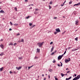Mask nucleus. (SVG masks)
Returning <instances> with one entry per match:
<instances>
[{"label": "nucleus", "instance_id": "f257e3e1", "mask_svg": "<svg viewBox=\"0 0 80 80\" xmlns=\"http://www.w3.org/2000/svg\"><path fill=\"white\" fill-rule=\"evenodd\" d=\"M43 42H39L37 44V45L39 47H42V45H43Z\"/></svg>", "mask_w": 80, "mask_h": 80}, {"label": "nucleus", "instance_id": "f03ea898", "mask_svg": "<svg viewBox=\"0 0 80 80\" xmlns=\"http://www.w3.org/2000/svg\"><path fill=\"white\" fill-rule=\"evenodd\" d=\"M55 30L56 31V32H54V34H57V33H58L59 32H60V29H59V28H56L55 29Z\"/></svg>", "mask_w": 80, "mask_h": 80}, {"label": "nucleus", "instance_id": "7ed1b4c3", "mask_svg": "<svg viewBox=\"0 0 80 80\" xmlns=\"http://www.w3.org/2000/svg\"><path fill=\"white\" fill-rule=\"evenodd\" d=\"M70 61V58H68V59H66L65 61V62L66 63H68V62H69Z\"/></svg>", "mask_w": 80, "mask_h": 80}, {"label": "nucleus", "instance_id": "20e7f679", "mask_svg": "<svg viewBox=\"0 0 80 80\" xmlns=\"http://www.w3.org/2000/svg\"><path fill=\"white\" fill-rule=\"evenodd\" d=\"M16 69H17L18 70H20V69H21L22 68V66L19 67L18 68L17 67H16Z\"/></svg>", "mask_w": 80, "mask_h": 80}, {"label": "nucleus", "instance_id": "39448f33", "mask_svg": "<svg viewBox=\"0 0 80 80\" xmlns=\"http://www.w3.org/2000/svg\"><path fill=\"white\" fill-rule=\"evenodd\" d=\"M80 78V75H78V76H77L76 77V78L77 80H78V79H79Z\"/></svg>", "mask_w": 80, "mask_h": 80}, {"label": "nucleus", "instance_id": "423d86ee", "mask_svg": "<svg viewBox=\"0 0 80 80\" xmlns=\"http://www.w3.org/2000/svg\"><path fill=\"white\" fill-rule=\"evenodd\" d=\"M80 5V2L74 4L73 6L74 7H75V6H78V5Z\"/></svg>", "mask_w": 80, "mask_h": 80}, {"label": "nucleus", "instance_id": "0eeeda50", "mask_svg": "<svg viewBox=\"0 0 80 80\" xmlns=\"http://www.w3.org/2000/svg\"><path fill=\"white\" fill-rule=\"evenodd\" d=\"M72 77H70V78H66V80H70V79H71V78H72Z\"/></svg>", "mask_w": 80, "mask_h": 80}, {"label": "nucleus", "instance_id": "6e6552de", "mask_svg": "<svg viewBox=\"0 0 80 80\" xmlns=\"http://www.w3.org/2000/svg\"><path fill=\"white\" fill-rule=\"evenodd\" d=\"M78 20H77L75 21V24H76V25H78Z\"/></svg>", "mask_w": 80, "mask_h": 80}, {"label": "nucleus", "instance_id": "1a4fd4ad", "mask_svg": "<svg viewBox=\"0 0 80 80\" xmlns=\"http://www.w3.org/2000/svg\"><path fill=\"white\" fill-rule=\"evenodd\" d=\"M0 46L1 47V48H2V49H3V44H1Z\"/></svg>", "mask_w": 80, "mask_h": 80}, {"label": "nucleus", "instance_id": "9d476101", "mask_svg": "<svg viewBox=\"0 0 80 80\" xmlns=\"http://www.w3.org/2000/svg\"><path fill=\"white\" fill-rule=\"evenodd\" d=\"M78 50V49H76L75 48H74L72 50V52H74V51H75V50Z\"/></svg>", "mask_w": 80, "mask_h": 80}, {"label": "nucleus", "instance_id": "9b49d317", "mask_svg": "<svg viewBox=\"0 0 80 80\" xmlns=\"http://www.w3.org/2000/svg\"><path fill=\"white\" fill-rule=\"evenodd\" d=\"M0 13H5V12H4L3 10H1L0 11Z\"/></svg>", "mask_w": 80, "mask_h": 80}, {"label": "nucleus", "instance_id": "f8f14e48", "mask_svg": "<svg viewBox=\"0 0 80 80\" xmlns=\"http://www.w3.org/2000/svg\"><path fill=\"white\" fill-rule=\"evenodd\" d=\"M37 52H40V49L37 48Z\"/></svg>", "mask_w": 80, "mask_h": 80}, {"label": "nucleus", "instance_id": "ddd939ff", "mask_svg": "<svg viewBox=\"0 0 80 80\" xmlns=\"http://www.w3.org/2000/svg\"><path fill=\"white\" fill-rule=\"evenodd\" d=\"M53 48H54L53 47H52V48H51V52H53Z\"/></svg>", "mask_w": 80, "mask_h": 80}, {"label": "nucleus", "instance_id": "4468645a", "mask_svg": "<svg viewBox=\"0 0 80 80\" xmlns=\"http://www.w3.org/2000/svg\"><path fill=\"white\" fill-rule=\"evenodd\" d=\"M61 75L62 76V77H64L65 76V74H63L62 73H61Z\"/></svg>", "mask_w": 80, "mask_h": 80}, {"label": "nucleus", "instance_id": "2eb2a0df", "mask_svg": "<svg viewBox=\"0 0 80 80\" xmlns=\"http://www.w3.org/2000/svg\"><path fill=\"white\" fill-rule=\"evenodd\" d=\"M56 51L54 52H52L51 54V55H53V54H54V53H55V52H56Z\"/></svg>", "mask_w": 80, "mask_h": 80}, {"label": "nucleus", "instance_id": "dca6fc26", "mask_svg": "<svg viewBox=\"0 0 80 80\" xmlns=\"http://www.w3.org/2000/svg\"><path fill=\"white\" fill-rule=\"evenodd\" d=\"M3 68L2 67L1 68H0V70L1 71H2L3 70Z\"/></svg>", "mask_w": 80, "mask_h": 80}, {"label": "nucleus", "instance_id": "f3484780", "mask_svg": "<svg viewBox=\"0 0 80 80\" xmlns=\"http://www.w3.org/2000/svg\"><path fill=\"white\" fill-rule=\"evenodd\" d=\"M58 60H60V55H59V57H58Z\"/></svg>", "mask_w": 80, "mask_h": 80}, {"label": "nucleus", "instance_id": "a211bd4d", "mask_svg": "<svg viewBox=\"0 0 80 80\" xmlns=\"http://www.w3.org/2000/svg\"><path fill=\"white\" fill-rule=\"evenodd\" d=\"M63 55H64V54H63L60 56V59H61L62 58V57H63Z\"/></svg>", "mask_w": 80, "mask_h": 80}, {"label": "nucleus", "instance_id": "6ab92c4d", "mask_svg": "<svg viewBox=\"0 0 80 80\" xmlns=\"http://www.w3.org/2000/svg\"><path fill=\"white\" fill-rule=\"evenodd\" d=\"M3 55V52H2L1 54H0V56H2Z\"/></svg>", "mask_w": 80, "mask_h": 80}, {"label": "nucleus", "instance_id": "aec40b11", "mask_svg": "<svg viewBox=\"0 0 80 80\" xmlns=\"http://www.w3.org/2000/svg\"><path fill=\"white\" fill-rule=\"evenodd\" d=\"M14 9L15 10V11H17V8L16 7H15L14 8Z\"/></svg>", "mask_w": 80, "mask_h": 80}, {"label": "nucleus", "instance_id": "412c9836", "mask_svg": "<svg viewBox=\"0 0 80 80\" xmlns=\"http://www.w3.org/2000/svg\"><path fill=\"white\" fill-rule=\"evenodd\" d=\"M35 27V25H32V26L31 27V28H33V27Z\"/></svg>", "mask_w": 80, "mask_h": 80}, {"label": "nucleus", "instance_id": "4be33fe9", "mask_svg": "<svg viewBox=\"0 0 80 80\" xmlns=\"http://www.w3.org/2000/svg\"><path fill=\"white\" fill-rule=\"evenodd\" d=\"M9 45H13V43L12 42H11L9 44Z\"/></svg>", "mask_w": 80, "mask_h": 80}, {"label": "nucleus", "instance_id": "5701e85b", "mask_svg": "<svg viewBox=\"0 0 80 80\" xmlns=\"http://www.w3.org/2000/svg\"><path fill=\"white\" fill-rule=\"evenodd\" d=\"M64 4H65V2L63 3L61 5L62 7H63V5H64Z\"/></svg>", "mask_w": 80, "mask_h": 80}, {"label": "nucleus", "instance_id": "b1692460", "mask_svg": "<svg viewBox=\"0 0 80 80\" xmlns=\"http://www.w3.org/2000/svg\"><path fill=\"white\" fill-rule=\"evenodd\" d=\"M21 42H24V41L23 40V39H22L21 41Z\"/></svg>", "mask_w": 80, "mask_h": 80}, {"label": "nucleus", "instance_id": "393cba45", "mask_svg": "<svg viewBox=\"0 0 80 80\" xmlns=\"http://www.w3.org/2000/svg\"><path fill=\"white\" fill-rule=\"evenodd\" d=\"M49 9H51V8H52V7H51V6H50V5H49Z\"/></svg>", "mask_w": 80, "mask_h": 80}, {"label": "nucleus", "instance_id": "a878e982", "mask_svg": "<svg viewBox=\"0 0 80 80\" xmlns=\"http://www.w3.org/2000/svg\"><path fill=\"white\" fill-rule=\"evenodd\" d=\"M49 71L51 72L52 71V69H50Z\"/></svg>", "mask_w": 80, "mask_h": 80}, {"label": "nucleus", "instance_id": "bb28decb", "mask_svg": "<svg viewBox=\"0 0 80 80\" xmlns=\"http://www.w3.org/2000/svg\"><path fill=\"white\" fill-rule=\"evenodd\" d=\"M38 58V57H37L36 56L35 57L34 59H37Z\"/></svg>", "mask_w": 80, "mask_h": 80}, {"label": "nucleus", "instance_id": "cd10ccee", "mask_svg": "<svg viewBox=\"0 0 80 80\" xmlns=\"http://www.w3.org/2000/svg\"><path fill=\"white\" fill-rule=\"evenodd\" d=\"M77 80V79H76V78L75 77V78H73L72 80Z\"/></svg>", "mask_w": 80, "mask_h": 80}, {"label": "nucleus", "instance_id": "c85d7f7f", "mask_svg": "<svg viewBox=\"0 0 80 80\" xmlns=\"http://www.w3.org/2000/svg\"><path fill=\"white\" fill-rule=\"evenodd\" d=\"M32 23H29V26H32Z\"/></svg>", "mask_w": 80, "mask_h": 80}, {"label": "nucleus", "instance_id": "c756f323", "mask_svg": "<svg viewBox=\"0 0 80 80\" xmlns=\"http://www.w3.org/2000/svg\"><path fill=\"white\" fill-rule=\"evenodd\" d=\"M55 62H56V61L55 60V59H54L53 61H52V62L53 63H55Z\"/></svg>", "mask_w": 80, "mask_h": 80}, {"label": "nucleus", "instance_id": "7c9ffc66", "mask_svg": "<svg viewBox=\"0 0 80 80\" xmlns=\"http://www.w3.org/2000/svg\"><path fill=\"white\" fill-rule=\"evenodd\" d=\"M49 4L50 5H52V2H50L49 3Z\"/></svg>", "mask_w": 80, "mask_h": 80}, {"label": "nucleus", "instance_id": "2f4dec72", "mask_svg": "<svg viewBox=\"0 0 80 80\" xmlns=\"http://www.w3.org/2000/svg\"><path fill=\"white\" fill-rule=\"evenodd\" d=\"M72 1H70L69 2V4H72Z\"/></svg>", "mask_w": 80, "mask_h": 80}, {"label": "nucleus", "instance_id": "473e14b6", "mask_svg": "<svg viewBox=\"0 0 80 80\" xmlns=\"http://www.w3.org/2000/svg\"><path fill=\"white\" fill-rule=\"evenodd\" d=\"M60 63H61L60 66H61V67H62V65H63V64H62V63L60 62Z\"/></svg>", "mask_w": 80, "mask_h": 80}, {"label": "nucleus", "instance_id": "72a5a7b5", "mask_svg": "<svg viewBox=\"0 0 80 80\" xmlns=\"http://www.w3.org/2000/svg\"><path fill=\"white\" fill-rule=\"evenodd\" d=\"M29 17H30V16H28L27 17H26V18H27V19H28V18Z\"/></svg>", "mask_w": 80, "mask_h": 80}, {"label": "nucleus", "instance_id": "f704fd0d", "mask_svg": "<svg viewBox=\"0 0 80 80\" xmlns=\"http://www.w3.org/2000/svg\"><path fill=\"white\" fill-rule=\"evenodd\" d=\"M38 9H36L35 11L37 12V11H38Z\"/></svg>", "mask_w": 80, "mask_h": 80}, {"label": "nucleus", "instance_id": "c9c22d12", "mask_svg": "<svg viewBox=\"0 0 80 80\" xmlns=\"http://www.w3.org/2000/svg\"><path fill=\"white\" fill-rule=\"evenodd\" d=\"M66 52H67V51H65L63 54L65 55V54L66 53Z\"/></svg>", "mask_w": 80, "mask_h": 80}, {"label": "nucleus", "instance_id": "e433bc0d", "mask_svg": "<svg viewBox=\"0 0 80 80\" xmlns=\"http://www.w3.org/2000/svg\"><path fill=\"white\" fill-rule=\"evenodd\" d=\"M17 45V43H14V44L13 45H14V46H15V45Z\"/></svg>", "mask_w": 80, "mask_h": 80}, {"label": "nucleus", "instance_id": "4c0bfd02", "mask_svg": "<svg viewBox=\"0 0 80 80\" xmlns=\"http://www.w3.org/2000/svg\"><path fill=\"white\" fill-rule=\"evenodd\" d=\"M20 35V33H18V34H17V36H18V35Z\"/></svg>", "mask_w": 80, "mask_h": 80}, {"label": "nucleus", "instance_id": "58836bf2", "mask_svg": "<svg viewBox=\"0 0 80 80\" xmlns=\"http://www.w3.org/2000/svg\"><path fill=\"white\" fill-rule=\"evenodd\" d=\"M75 40H78V38H75Z\"/></svg>", "mask_w": 80, "mask_h": 80}, {"label": "nucleus", "instance_id": "ea45409f", "mask_svg": "<svg viewBox=\"0 0 80 80\" xmlns=\"http://www.w3.org/2000/svg\"><path fill=\"white\" fill-rule=\"evenodd\" d=\"M14 25H18V24H17V23H16V24H14Z\"/></svg>", "mask_w": 80, "mask_h": 80}, {"label": "nucleus", "instance_id": "a19ab883", "mask_svg": "<svg viewBox=\"0 0 80 80\" xmlns=\"http://www.w3.org/2000/svg\"><path fill=\"white\" fill-rule=\"evenodd\" d=\"M53 43V42H52L50 43V45H52Z\"/></svg>", "mask_w": 80, "mask_h": 80}, {"label": "nucleus", "instance_id": "79ce46f5", "mask_svg": "<svg viewBox=\"0 0 80 80\" xmlns=\"http://www.w3.org/2000/svg\"><path fill=\"white\" fill-rule=\"evenodd\" d=\"M11 25H13V24H12V22H10Z\"/></svg>", "mask_w": 80, "mask_h": 80}, {"label": "nucleus", "instance_id": "37998d69", "mask_svg": "<svg viewBox=\"0 0 80 80\" xmlns=\"http://www.w3.org/2000/svg\"><path fill=\"white\" fill-rule=\"evenodd\" d=\"M34 14H37V13H38L37 12H34Z\"/></svg>", "mask_w": 80, "mask_h": 80}, {"label": "nucleus", "instance_id": "c03bdc74", "mask_svg": "<svg viewBox=\"0 0 80 80\" xmlns=\"http://www.w3.org/2000/svg\"><path fill=\"white\" fill-rule=\"evenodd\" d=\"M55 80H58V79L57 78H55Z\"/></svg>", "mask_w": 80, "mask_h": 80}, {"label": "nucleus", "instance_id": "a18cd8bd", "mask_svg": "<svg viewBox=\"0 0 80 80\" xmlns=\"http://www.w3.org/2000/svg\"><path fill=\"white\" fill-rule=\"evenodd\" d=\"M70 48H72V47H69L68 49H70Z\"/></svg>", "mask_w": 80, "mask_h": 80}, {"label": "nucleus", "instance_id": "49530a36", "mask_svg": "<svg viewBox=\"0 0 80 80\" xmlns=\"http://www.w3.org/2000/svg\"><path fill=\"white\" fill-rule=\"evenodd\" d=\"M31 68V67H28V69H30Z\"/></svg>", "mask_w": 80, "mask_h": 80}, {"label": "nucleus", "instance_id": "de8ad7c7", "mask_svg": "<svg viewBox=\"0 0 80 80\" xmlns=\"http://www.w3.org/2000/svg\"><path fill=\"white\" fill-rule=\"evenodd\" d=\"M9 73L11 74V73H12V72L11 71H10Z\"/></svg>", "mask_w": 80, "mask_h": 80}, {"label": "nucleus", "instance_id": "09e8293b", "mask_svg": "<svg viewBox=\"0 0 80 80\" xmlns=\"http://www.w3.org/2000/svg\"><path fill=\"white\" fill-rule=\"evenodd\" d=\"M69 72H70V71H67V73H69Z\"/></svg>", "mask_w": 80, "mask_h": 80}, {"label": "nucleus", "instance_id": "8fccbe9b", "mask_svg": "<svg viewBox=\"0 0 80 80\" xmlns=\"http://www.w3.org/2000/svg\"><path fill=\"white\" fill-rule=\"evenodd\" d=\"M18 58L19 59H22V57H19Z\"/></svg>", "mask_w": 80, "mask_h": 80}, {"label": "nucleus", "instance_id": "3c124183", "mask_svg": "<svg viewBox=\"0 0 80 80\" xmlns=\"http://www.w3.org/2000/svg\"><path fill=\"white\" fill-rule=\"evenodd\" d=\"M58 67H60V65L59 64H58Z\"/></svg>", "mask_w": 80, "mask_h": 80}, {"label": "nucleus", "instance_id": "603ef678", "mask_svg": "<svg viewBox=\"0 0 80 80\" xmlns=\"http://www.w3.org/2000/svg\"><path fill=\"white\" fill-rule=\"evenodd\" d=\"M9 31H11V30H12V29L10 28V29H9Z\"/></svg>", "mask_w": 80, "mask_h": 80}, {"label": "nucleus", "instance_id": "864d4df0", "mask_svg": "<svg viewBox=\"0 0 80 80\" xmlns=\"http://www.w3.org/2000/svg\"><path fill=\"white\" fill-rule=\"evenodd\" d=\"M65 32H66V31H65L64 32L62 33V34H64V33H65Z\"/></svg>", "mask_w": 80, "mask_h": 80}, {"label": "nucleus", "instance_id": "5fc2aeb1", "mask_svg": "<svg viewBox=\"0 0 80 80\" xmlns=\"http://www.w3.org/2000/svg\"><path fill=\"white\" fill-rule=\"evenodd\" d=\"M57 18L56 17H54L53 19H56V18Z\"/></svg>", "mask_w": 80, "mask_h": 80}, {"label": "nucleus", "instance_id": "6e6d98bb", "mask_svg": "<svg viewBox=\"0 0 80 80\" xmlns=\"http://www.w3.org/2000/svg\"><path fill=\"white\" fill-rule=\"evenodd\" d=\"M25 2H28V0H25Z\"/></svg>", "mask_w": 80, "mask_h": 80}, {"label": "nucleus", "instance_id": "4d7b16f0", "mask_svg": "<svg viewBox=\"0 0 80 80\" xmlns=\"http://www.w3.org/2000/svg\"><path fill=\"white\" fill-rule=\"evenodd\" d=\"M69 70V69L68 68H67L66 69V70Z\"/></svg>", "mask_w": 80, "mask_h": 80}, {"label": "nucleus", "instance_id": "13d9d810", "mask_svg": "<svg viewBox=\"0 0 80 80\" xmlns=\"http://www.w3.org/2000/svg\"><path fill=\"white\" fill-rule=\"evenodd\" d=\"M13 73H16V72H15V71H14L13 72Z\"/></svg>", "mask_w": 80, "mask_h": 80}, {"label": "nucleus", "instance_id": "bf43d9fd", "mask_svg": "<svg viewBox=\"0 0 80 80\" xmlns=\"http://www.w3.org/2000/svg\"><path fill=\"white\" fill-rule=\"evenodd\" d=\"M49 78H50V75H48Z\"/></svg>", "mask_w": 80, "mask_h": 80}, {"label": "nucleus", "instance_id": "052dcab7", "mask_svg": "<svg viewBox=\"0 0 80 80\" xmlns=\"http://www.w3.org/2000/svg\"><path fill=\"white\" fill-rule=\"evenodd\" d=\"M46 80V78H44V80Z\"/></svg>", "mask_w": 80, "mask_h": 80}, {"label": "nucleus", "instance_id": "680f3d73", "mask_svg": "<svg viewBox=\"0 0 80 80\" xmlns=\"http://www.w3.org/2000/svg\"><path fill=\"white\" fill-rule=\"evenodd\" d=\"M74 76L75 77H76V76H77V74H74Z\"/></svg>", "mask_w": 80, "mask_h": 80}, {"label": "nucleus", "instance_id": "e2e57ef3", "mask_svg": "<svg viewBox=\"0 0 80 80\" xmlns=\"http://www.w3.org/2000/svg\"><path fill=\"white\" fill-rule=\"evenodd\" d=\"M0 41H3L2 39L1 40H0Z\"/></svg>", "mask_w": 80, "mask_h": 80}, {"label": "nucleus", "instance_id": "0e129e2a", "mask_svg": "<svg viewBox=\"0 0 80 80\" xmlns=\"http://www.w3.org/2000/svg\"><path fill=\"white\" fill-rule=\"evenodd\" d=\"M42 77H44V75L42 74Z\"/></svg>", "mask_w": 80, "mask_h": 80}, {"label": "nucleus", "instance_id": "69168bd1", "mask_svg": "<svg viewBox=\"0 0 80 80\" xmlns=\"http://www.w3.org/2000/svg\"><path fill=\"white\" fill-rule=\"evenodd\" d=\"M32 9V8L31 7V8H29V9Z\"/></svg>", "mask_w": 80, "mask_h": 80}, {"label": "nucleus", "instance_id": "338daca9", "mask_svg": "<svg viewBox=\"0 0 80 80\" xmlns=\"http://www.w3.org/2000/svg\"><path fill=\"white\" fill-rule=\"evenodd\" d=\"M32 67H33V65H32L31 66V67L32 68Z\"/></svg>", "mask_w": 80, "mask_h": 80}, {"label": "nucleus", "instance_id": "774afa93", "mask_svg": "<svg viewBox=\"0 0 80 80\" xmlns=\"http://www.w3.org/2000/svg\"><path fill=\"white\" fill-rule=\"evenodd\" d=\"M63 18H65V16H63Z\"/></svg>", "mask_w": 80, "mask_h": 80}]
</instances>
